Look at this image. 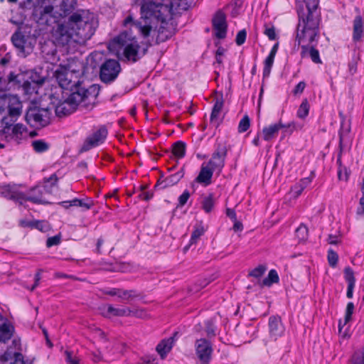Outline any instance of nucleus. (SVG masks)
I'll use <instances>...</instances> for the list:
<instances>
[{
  "label": "nucleus",
  "instance_id": "obj_63",
  "mask_svg": "<svg viewBox=\"0 0 364 364\" xmlns=\"http://www.w3.org/2000/svg\"><path fill=\"white\" fill-rule=\"evenodd\" d=\"M226 215L228 217H229L232 220H236V213L233 209L231 208H227L226 209Z\"/></svg>",
  "mask_w": 364,
  "mask_h": 364
},
{
  "label": "nucleus",
  "instance_id": "obj_8",
  "mask_svg": "<svg viewBox=\"0 0 364 364\" xmlns=\"http://www.w3.org/2000/svg\"><path fill=\"white\" fill-rule=\"evenodd\" d=\"M120 71V64L117 60L106 59L100 65V78L106 84L111 83L116 80Z\"/></svg>",
  "mask_w": 364,
  "mask_h": 364
},
{
  "label": "nucleus",
  "instance_id": "obj_9",
  "mask_svg": "<svg viewBox=\"0 0 364 364\" xmlns=\"http://www.w3.org/2000/svg\"><path fill=\"white\" fill-rule=\"evenodd\" d=\"M63 100H60L56 107L55 113L58 117L66 116L73 113L82 102V98L79 97V94L76 95L73 93L63 95Z\"/></svg>",
  "mask_w": 364,
  "mask_h": 364
},
{
  "label": "nucleus",
  "instance_id": "obj_1",
  "mask_svg": "<svg viewBox=\"0 0 364 364\" xmlns=\"http://www.w3.org/2000/svg\"><path fill=\"white\" fill-rule=\"evenodd\" d=\"M141 21H134L131 16H127L124 24L132 23L144 38L149 36L152 32L156 35V43H163L170 38L174 33L171 24L166 21L171 8L162 0H141Z\"/></svg>",
  "mask_w": 364,
  "mask_h": 364
},
{
  "label": "nucleus",
  "instance_id": "obj_52",
  "mask_svg": "<svg viewBox=\"0 0 364 364\" xmlns=\"http://www.w3.org/2000/svg\"><path fill=\"white\" fill-rule=\"evenodd\" d=\"M246 36H247V31L245 29H242V30L240 31L237 33V34L236 36V38H235V43H237V45H238V46L242 45L245 42Z\"/></svg>",
  "mask_w": 364,
  "mask_h": 364
},
{
  "label": "nucleus",
  "instance_id": "obj_47",
  "mask_svg": "<svg viewBox=\"0 0 364 364\" xmlns=\"http://www.w3.org/2000/svg\"><path fill=\"white\" fill-rule=\"evenodd\" d=\"M344 274L348 284L355 285V278L353 269L350 267H347L344 269Z\"/></svg>",
  "mask_w": 364,
  "mask_h": 364
},
{
  "label": "nucleus",
  "instance_id": "obj_61",
  "mask_svg": "<svg viewBox=\"0 0 364 364\" xmlns=\"http://www.w3.org/2000/svg\"><path fill=\"white\" fill-rule=\"evenodd\" d=\"M306 87V83L304 82H299L296 86L295 87L294 90V95H297V94H299V93H301L303 92L304 88Z\"/></svg>",
  "mask_w": 364,
  "mask_h": 364
},
{
  "label": "nucleus",
  "instance_id": "obj_53",
  "mask_svg": "<svg viewBox=\"0 0 364 364\" xmlns=\"http://www.w3.org/2000/svg\"><path fill=\"white\" fill-rule=\"evenodd\" d=\"M60 240H61V237L60 235H57L53 237H48L46 241V245L48 247H50L54 245H58L60 244Z\"/></svg>",
  "mask_w": 364,
  "mask_h": 364
},
{
  "label": "nucleus",
  "instance_id": "obj_48",
  "mask_svg": "<svg viewBox=\"0 0 364 364\" xmlns=\"http://www.w3.org/2000/svg\"><path fill=\"white\" fill-rule=\"evenodd\" d=\"M205 324L207 336L209 338L214 337L215 336V327L213 319L206 321Z\"/></svg>",
  "mask_w": 364,
  "mask_h": 364
},
{
  "label": "nucleus",
  "instance_id": "obj_28",
  "mask_svg": "<svg viewBox=\"0 0 364 364\" xmlns=\"http://www.w3.org/2000/svg\"><path fill=\"white\" fill-rule=\"evenodd\" d=\"M224 100L223 97V95L220 94L219 96H217L215 98V102L214 106L212 109V112L210 114V122L214 123L216 125L218 124V117L223 107Z\"/></svg>",
  "mask_w": 364,
  "mask_h": 364
},
{
  "label": "nucleus",
  "instance_id": "obj_14",
  "mask_svg": "<svg viewBox=\"0 0 364 364\" xmlns=\"http://www.w3.org/2000/svg\"><path fill=\"white\" fill-rule=\"evenodd\" d=\"M212 23L215 31V36L219 39L225 38L228 27L225 14L222 11H218L213 18Z\"/></svg>",
  "mask_w": 364,
  "mask_h": 364
},
{
  "label": "nucleus",
  "instance_id": "obj_2",
  "mask_svg": "<svg viewBox=\"0 0 364 364\" xmlns=\"http://www.w3.org/2000/svg\"><path fill=\"white\" fill-rule=\"evenodd\" d=\"M98 22L93 13L80 10L73 13L68 21L58 23L52 33V43L64 46L71 41H85L94 35Z\"/></svg>",
  "mask_w": 364,
  "mask_h": 364
},
{
  "label": "nucleus",
  "instance_id": "obj_7",
  "mask_svg": "<svg viewBox=\"0 0 364 364\" xmlns=\"http://www.w3.org/2000/svg\"><path fill=\"white\" fill-rule=\"evenodd\" d=\"M12 43L18 52L26 57L33 51L36 43V38L31 35H26L24 32L18 30L11 36Z\"/></svg>",
  "mask_w": 364,
  "mask_h": 364
},
{
  "label": "nucleus",
  "instance_id": "obj_30",
  "mask_svg": "<svg viewBox=\"0 0 364 364\" xmlns=\"http://www.w3.org/2000/svg\"><path fill=\"white\" fill-rule=\"evenodd\" d=\"M141 296V294L135 289L125 290L123 289H119V290L118 298H119L122 301L129 302L136 298Z\"/></svg>",
  "mask_w": 364,
  "mask_h": 364
},
{
  "label": "nucleus",
  "instance_id": "obj_44",
  "mask_svg": "<svg viewBox=\"0 0 364 364\" xmlns=\"http://www.w3.org/2000/svg\"><path fill=\"white\" fill-rule=\"evenodd\" d=\"M295 232L299 241H305L308 237V228L303 224L300 225Z\"/></svg>",
  "mask_w": 364,
  "mask_h": 364
},
{
  "label": "nucleus",
  "instance_id": "obj_18",
  "mask_svg": "<svg viewBox=\"0 0 364 364\" xmlns=\"http://www.w3.org/2000/svg\"><path fill=\"white\" fill-rule=\"evenodd\" d=\"M184 172L183 169L181 168V171H178L175 174H172L168 177L166 178L164 180L159 179L156 184L155 185V189L161 188L164 189L166 188L173 186L178 183L179 181L183 177Z\"/></svg>",
  "mask_w": 364,
  "mask_h": 364
},
{
  "label": "nucleus",
  "instance_id": "obj_59",
  "mask_svg": "<svg viewBox=\"0 0 364 364\" xmlns=\"http://www.w3.org/2000/svg\"><path fill=\"white\" fill-rule=\"evenodd\" d=\"M144 188H145V187H143V186L140 187L141 192L139 193L138 197L144 200H149L153 197V193H150L149 192H143L142 191Z\"/></svg>",
  "mask_w": 364,
  "mask_h": 364
},
{
  "label": "nucleus",
  "instance_id": "obj_54",
  "mask_svg": "<svg viewBox=\"0 0 364 364\" xmlns=\"http://www.w3.org/2000/svg\"><path fill=\"white\" fill-rule=\"evenodd\" d=\"M190 193L188 191L186 190L178 198V207H183L188 201L190 198Z\"/></svg>",
  "mask_w": 364,
  "mask_h": 364
},
{
  "label": "nucleus",
  "instance_id": "obj_25",
  "mask_svg": "<svg viewBox=\"0 0 364 364\" xmlns=\"http://www.w3.org/2000/svg\"><path fill=\"white\" fill-rule=\"evenodd\" d=\"M214 171L208 165H202L198 176L196 177V181L199 183H203L208 186L211 183V178Z\"/></svg>",
  "mask_w": 364,
  "mask_h": 364
},
{
  "label": "nucleus",
  "instance_id": "obj_3",
  "mask_svg": "<svg viewBox=\"0 0 364 364\" xmlns=\"http://www.w3.org/2000/svg\"><path fill=\"white\" fill-rule=\"evenodd\" d=\"M299 23L296 41L298 45H313L319 36L320 13L317 10L304 11L303 6L297 9Z\"/></svg>",
  "mask_w": 364,
  "mask_h": 364
},
{
  "label": "nucleus",
  "instance_id": "obj_10",
  "mask_svg": "<svg viewBox=\"0 0 364 364\" xmlns=\"http://www.w3.org/2000/svg\"><path fill=\"white\" fill-rule=\"evenodd\" d=\"M196 353L201 364H208L211 360L213 348L205 338H200L195 343Z\"/></svg>",
  "mask_w": 364,
  "mask_h": 364
},
{
  "label": "nucleus",
  "instance_id": "obj_29",
  "mask_svg": "<svg viewBox=\"0 0 364 364\" xmlns=\"http://www.w3.org/2000/svg\"><path fill=\"white\" fill-rule=\"evenodd\" d=\"M14 328L4 321V317L0 314V342L5 343L9 340L13 334Z\"/></svg>",
  "mask_w": 364,
  "mask_h": 364
},
{
  "label": "nucleus",
  "instance_id": "obj_49",
  "mask_svg": "<svg viewBox=\"0 0 364 364\" xmlns=\"http://www.w3.org/2000/svg\"><path fill=\"white\" fill-rule=\"evenodd\" d=\"M129 316H134V317H136L139 318L144 319V318H148V314L146 312V311L143 309H139V308L134 309H130Z\"/></svg>",
  "mask_w": 364,
  "mask_h": 364
},
{
  "label": "nucleus",
  "instance_id": "obj_23",
  "mask_svg": "<svg viewBox=\"0 0 364 364\" xmlns=\"http://www.w3.org/2000/svg\"><path fill=\"white\" fill-rule=\"evenodd\" d=\"M290 124H289L288 126H286L279 121L278 123L272 124L269 127H264L262 129L263 139L265 141H270L277 136L279 131L282 128L290 127Z\"/></svg>",
  "mask_w": 364,
  "mask_h": 364
},
{
  "label": "nucleus",
  "instance_id": "obj_36",
  "mask_svg": "<svg viewBox=\"0 0 364 364\" xmlns=\"http://www.w3.org/2000/svg\"><path fill=\"white\" fill-rule=\"evenodd\" d=\"M279 282V276L276 270L271 269L269 272L267 277L262 280L263 286H271L273 283H277Z\"/></svg>",
  "mask_w": 364,
  "mask_h": 364
},
{
  "label": "nucleus",
  "instance_id": "obj_15",
  "mask_svg": "<svg viewBox=\"0 0 364 364\" xmlns=\"http://www.w3.org/2000/svg\"><path fill=\"white\" fill-rule=\"evenodd\" d=\"M53 6H46L43 8L36 10L35 16L38 23L50 26L55 22V18L53 15Z\"/></svg>",
  "mask_w": 364,
  "mask_h": 364
},
{
  "label": "nucleus",
  "instance_id": "obj_35",
  "mask_svg": "<svg viewBox=\"0 0 364 364\" xmlns=\"http://www.w3.org/2000/svg\"><path fill=\"white\" fill-rule=\"evenodd\" d=\"M58 182V177L55 174H52L49 178L44 179V186L43 190L46 193H50L52 188L56 186Z\"/></svg>",
  "mask_w": 364,
  "mask_h": 364
},
{
  "label": "nucleus",
  "instance_id": "obj_64",
  "mask_svg": "<svg viewBox=\"0 0 364 364\" xmlns=\"http://www.w3.org/2000/svg\"><path fill=\"white\" fill-rule=\"evenodd\" d=\"M327 241L331 245H336L338 242V236L329 235Z\"/></svg>",
  "mask_w": 364,
  "mask_h": 364
},
{
  "label": "nucleus",
  "instance_id": "obj_57",
  "mask_svg": "<svg viewBox=\"0 0 364 364\" xmlns=\"http://www.w3.org/2000/svg\"><path fill=\"white\" fill-rule=\"evenodd\" d=\"M33 228L41 231H46L48 229V224L44 221H34Z\"/></svg>",
  "mask_w": 364,
  "mask_h": 364
},
{
  "label": "nucleus",
  "instance_id": "obj_4",
  "mask_svg": "<svg viewBox=\"0 0 364 364\" xmlns=\"http://www.w3.org/2000/svg\"><path fill=\"white\" fill-rule=\"evenodd\" d=\"M122 48L127 60L136 62L141 58L140 46L129 31L122 32L109 43L108 49L112 52L119 53Z\"/></svg>",
  "mask_w": 364,
  "mask_h": 364
},
{
  "label": "nucleus",
  "instance_id": "obj_40",
  "mask_svg": "<svg viewBox=\"0 0 364 364\" xmlns=\"http://www.w3.org/2000/svg\"><path fill=\"white\" fill-rule=\"evenodd\" d=\"M32 146L35 151L38 153H43L46 151L48 148L49 145L43 140H35L32 142Z\"/></svg>",
  "mask_w": 364,
  "mask_h": 364
},
{
  "label": "nucleus",
  "instance_id": "obj_37",
  "mask_svg": "<svg viewBox=\"0 0 364 364\" xmlns=\"http://www.w3.org/2000/svg\"><path fill=\"white\" fill-rule=\"evenodd\" d=\"M172 151L176 156L178 158L183 157L186 152V144L181 141L174 143Z\"/></svg>",
  "mask_w": 364,
  "mask_h": 364
},
{
  "label": "nucleus",
  "instance_id": "obj_6",
  "mask_svg": "<svg viewBox=\"0 0 364 364\" xmlns=\"http://www.w3.org/2000/svg\"><path fill=\"white\" fill-rule=\"evenodd\" d=\"M51 111L48 108L31 107L28 108L25 119L28 124L36 129H41L50 123Z\"/></svg>",
  "mask_w": 364,
  "mask_h": 364
},
{
  "label": "nucleus",
  "instance_id": "obj_62",
  "mask_svg": "<svg viewBox=\"0 0 364 364\" xmlns=\"http://www.w3.org/2000/svg\"><path fill=\"white\" fill-rule=\"evenodd\" d=\"M41 280V270H39L36 274H35V282L31 288V291H33L36 287L39 284V281Z\"/></svg>",
  "mask_w": 364,
  "mask_h": 364
},
{
  "label": "nucleus",
  "instance_id": "obj_51",
  "mask_svg": "<svg viewBox=\"0 0 364 364\" xmlns=\"http://www.w3.org/2000/svg\"><path fill=\"white\" fill-rule=\"evenodd\" d=\"M266 269H267V268L264 265L260 264L258 267H257L256 268H255L254 269H252L249 273V276L253 277L255 278H259L263 275V274L264 273Z\"/></svg>",
  "mask_w": 364,
  "mask_h": 364
},
{
  "label": "nucleus",
  "instance_id": "obj_41",
  "mask_svg": "<svg viewBox=\"0 0 364 364\" xmlns=\"http://www.w3.org/2000/svg\"><path fill=\"white\" fill-rule=\"evenodd\" d=\"M13 128L14 140L20 139L22 137L23 134L25 133L27 130V128L22 124H14Z\"/></svg>",
  "mask_w": 364,
  "mask_h": 364
},
{
  "label": "nucleus",
  "instance_id": "obj_42",
  "mask_svg": "<svg viewBox=\"0 0 364 364\" xmlns=\"http://www.w3.org/2000/svg\"><path fill=\"white\" fill-rule=\"evenodd\" d=\"M353 310H354V304L352 302H349L347 304L345 320H344L343 324L342 325L341 321H339V323H338L339 331H341V328L351 319V316L353 313Z\"/></svg>",
  "mask_w": 364,
  "mask_h": 364
},
{
  "label": "nucleus",
  "instance_id": "obj_5",
  "mask_svg": "<svg viewBox=\"0 0 364 364\" xmlns=\"http://www.w3.org/2000/svg\"><path fill=\"white\" fill-rule=\"evenodd\" d=\"M22 102L17 95L0 96V123L5 122L9 117H19L22 113Z\"/></svg>",
  "mask_w": 364,
  "mask_h": 364
},
{
  "label": "nucleus",
  "instance_id": "obj_22",
  "mask_svg": "<svg viewBox=\"0 0 364 364\" xmlns=\"http://www.w3.org/2000/svg\"><path fill=\"white\" fill-rule=\"evenodd\" d=\"M315 46V44L310 46L301 45V58L309 57L314 63L321 64L322 61L320 58L319 52Z\"/></svg>",
  "mask_w": 364,
  "mask_h": 364
},
{
  "label": "nucleus",
  "instance_id": "obj_33",
  "mask_svg": "<svg viewBox=\"0 0 364 364\" xmlns=\"http://www.w3.org/2000/svg\"><path fill=\"white\" fill-rule=\"evenodd\" d=\"M205 233V228L201 223L194 226V230L191 234L190 245L196 244L198 239Z\"/></svg>",
  "mask_w": 364,
  "mask_h": 364
},
{
  "label": "nucleus",
  "instance_id": "obj_21",
  "mask_svg": "<svg viewBox=\"0 0 364 364\" xmlns=\"http://www.w3.org/2000/svg\"><path fill=\"white\" fill-rule=\"evenodd\" d=\"M269 328L270 336L277 340L284 333V326L279 317L271 316L269 319Z\"/></svg>",
  "mask_w": 364,
  "mask_h": 364
},
{
  "label": "nucleus",
  "instance_id": "obj_39",
  "mask_svg": "<svg viewBox=\"0 0 364 364\" xmlns=\"http://www.w3.org/2000/svg\"><path fill=\"white\" fill-rule=\"evenodd\" d=\"M309 105L308 100L304 99L297 110V117L300 119H304L309 114Z\"/></svg>",
  "mask_w": 364,
  "mask_h": 364
},
{
  "label": "nucleus",
  "instance_id": "obj_13",
  "mask_svg": "<svg viewBox=\"0 0 364 364\" xmlns=\"http://www.w3.org/2000/svg\"><path fill=\"white\" fill-rule=\"evenodd\" d=\"M227 155V149L224 146H218L216 151L213 154L208 166L219 174L225 166V159Z\"/></svg>",
  "mask_w": 364,
  "mask_h": 364
},
{
  "label": "nucleus",
  "instance_id": "obj_11",
  "mask_svg": "<svg viewBox=\"0 0 364 364\" xmlns=\"http://www.w3.org/2000/svg\"><path fill=\"white\" fill-rule=\"evenodd\" d=\"M72 75L65 71H55L56 80L58 82L59 86L63 90V95H68V93H73L75 92L74 88L78 86L80 81H72L70 77Z\"/></svg>",
  "mask_w": 364,
  "mask_h": 364
},
{
  "label": "nucleus",
  "instance_id": "obj_20",
  "mask_svg": "<svg viewBox=\"0 0 364 364\" xmlns=\"http://www.w3.org/2000/svg\"><path fill=\"white\" fill-rule=\"evenodd\" d=\"M18 118V117H15L11 119V117H9V119L5 121V123H0V127H1L0 130V138L1 139H5L7 141L14 139L13 124L16 122Z\"/></svg>",
  "mask_w": 364,
  "mask_h": 364
},
{
  "label": "nucleus",
  "instance_id": "obj_60",
  "mask_svg": "<svg viewBox=\"0 0 364 364\" xmlns=\"http://www.w3.org/2000/svg\"><path fill=\"white\" fill-rule=\"evenodd\" d=\"M264 34L267 35L270 40H274L276 38V33L274 27L267 28L264 31Z\"/></svg>",
  "mask_w": 364,
  "mask_h": 364
},
{
  "label": "nucleus",
  "instance_id": "obj_50",
  "mask_svg": "<svg viewBox=\"0 0 364 364\" xmlns=\"http://www.w3.org/2000/svg\"><path fill=\"white\" fill-rule=\"evenodd\" d=\"M338 259V254L334 252L333 250L330 249L328 251V261L329 263V265L332 267H335L337 264Z\"/></svg>",
  "mask_w": 364,
  "mask_h": 364
},
{
  "label": "nucleus",
  "instance_id": "obj_45",
  "mask_svg": "<svg viewBox=\"0 0 364 364\" xmlns=\"http://www.w3.org/2000/svg\"><path fill=\"white\" fill-rule=\"evenodd\" d=\"M23 75L22 74H18L16 75L14 73H11L8 76V80L9 83H12L13 85L21 87L23 82H22Z\"/></svg>",
  "mask_w": 364,
  "mask_h": 364
},
{
  "label": "nucleus",
  "instance_id": "obj_19",
  "mask_svg": "<svg viewBox=\"0 0 364 364\" xmlns=\"http://www.w3.org/2000/svg\"><path fill=\"white\" fill-rule=\"evenodd\" d=\"M55 6L58 9L60 16L70 14L77 5V0H54Z\"/></svg>",
  "mask_w": 364,
  "mask_h": 364
},
{
  "label": "nucleus",
  "instance_id": "obj_12",
  "mask_svg": "<svg viewBox=\"0 0 364 364\" xmlns=\"http://www.w3.org/2000/svg\"><path fill=\"white\" fill-rule=\"evenodd\" d=\"M107 136V130L105 127H101L99 129L95 132L92 135L88 136L84 141L80 151H87L97 146L102 144Z\"/></svg>",
  "mask_w": 364,
  "mask_h": 364
},
{
  "label": "nucleus",
  "instance_id": "obj_56",
  "mask_svg": "<svg viewBox=\"0 0 364 364\" xmlns=\"http://www.w3.org/2000/svg\"><path fill=\"white\" fill-rule=\"evenodd\" d=\"M306 10H317L319 0H304Z\"/></svg>",
  "mask_w": 364,
  "mask_h": 364
},
{
  "label": "nucleus",
  "instance_id": "obj_17",
  "mask_svg": "<svg viewBox=\"0 0 364 364\" xmlns=\"http://www.w3.org/2000/svg\"><path fill=\"white\" fill-rule=\"evenodd\" d=\"M75 92H73V95H76L79 94V97L82 98V102L86 100L87 99L92 97H96L100 91V87L97 85H92L88 88H85L82 86V82H80L78 86L74 88Z\"/></svg>",
  "mask_w": 364,
  "mask_h": 364
},
{
  "label": "nucleus",
  "instance_id": "obj_31",
  "mask_svg": "<svg viewBox=\"0 0 364 364\" xmlns=\"http://www.w3.org/2000/svg\"><path fill=\"white\" fill-rule=\"evenodd\" d=\"M1 194L7 199L17 202L20 205H23V200L26 198V193L19 191H3Z\"/></svg>",
  "mask_w": 364,
  "mask_h": 364
},
{
  "label": "nucleus",
  "instance_id": "obj_38",
  "mask_svg": "<svg viewBox=\"0 0 364 364\" xmlns=\"http://www.w3.org/2000/svg\"><path fill=\"white\" fill-rule=\"evenodd\" d=\"M202 208L205 213H210L214 207L213 196L210 194L208 196L205 197L201 203Z\"/></svg>",
  "mask_w": 364,
  "mask_h": 364
},
{
  "label": "nucleus",
  "instance_id": "obj_46",
  "mask_svg": "<svg viewBox=\"0 0 364 364\" xmlns=\"http://www.w3.org/2000/svg\"><path fill=\"white\" fill-rule=\"evenodd\" d=\"M250 126V119L249 117L245 114L239 122L238 132L243 133L246 132Z\"/></svg>",
  "mask_w": 364,
  "mask_h": 364
},
{
  "label": "nucleus",
  "instance_id": "obj_32",
  "mask_svg": "<svg viewBox=\"0 0 364 364\" xmlns=\"http://www.w3.org/2000/svg\"><path fill=\"white\" fill-rule=\"evenodd\" d=\"M70 205L82 207L86 210H90L94 205V202L88 198L85 200L74 198L70 201Z\"/></svg>",
  "mask_w": 364,
  "mask_h": 364
},
{
  "label": "nucleus",
  "instance_id": "obj_58",
  "mask_svg": "<svg viewBox=\"0 0 364 364\" xmlns=\"http://www.w3.org/2000/svg\"><path fill=\"white\" fill-rule=\"evenodd\" d=\"M14 362H11V364H25L23 361V356L19 352L14 353Z\"/></svg>",
  "mask_w": 364,
  "mask_h": 364
},
{
  "label": "nucleus",
  "instance_id": "obj_55",
  "mask_svg": "<svg viewBox=\"0 0 364 364\" xmlns=\"http://www.w3.org/2000/svg\"><path fill=\"white\" fill-rule=\"evenodd\" d=\"M65 360L67 363H68L70 364H79L78 359L75 356L73 355V352L65 350Z\"/></svg>",
  "mask_w": 364,
  "mask_h": 364
},
{
  "label": "nucleus",
  "instance_id": "obj_26",
  "mask_svg": "<svg viewBox=\"0 0 364 364\" xmlns=\"http://www.w3.org/2000/svg\"><path fill=\"white\" fill-rule=\"evenodd\" d=\"M31 201L33 203H45L46 200L43 198V190L39 186H36L30 189L28 194H26L25 201Z\"/></svg>",
  "mask_w": 364,
  "mask_h": 364
},
{
  "label": "nucleus",
  "instance_id": "obj_27",
  "mask_svg": "<svg viewBox=\"0 0 364 364\" xmlns=\"http://www.w3.org/2000/svg\"><path fill=\"white\" fill-rule=\"evenodd\" d=\"M364 31V20L360 15H358L353 20V39L354 41H360Z\"/></svg>",
  "mask_w": 364,
  "mask_h": 364
},
{
  "label": "nucleus",
  "instance_id": "obj_16",
  "mask_svg": "<svg viewBox=\"0 0 364 364\" xmlns=\"http://www.w3.org/2000/svg\"><path fill=\"white\" fill-rule=\"evenodd\" d=\"M102 315L105 318L112 316H129L130 308H116L111 304L104 305L100 308Z\"/></svg>",
  "mask_w": 364,
  "mask_h": 364
},
{
  "label": "nucleus",
  "instance_id": "obj_43",
  "mask_svg": "<svg viewBox=\"0 0 364 364\" xmlns=\"http://www.w3.org/2000/svg\"><path fill=\"white\" fill-rule=\"evenodd\" d=\"M274 57L269 55L264 60V67L263 70V77H269L271 68L272 67L274 63Z\"/></svg>",
  "mask_w": 364,
  "mask_h": 364
},
{
  "label": "nucleus",
  "instance_id": "obj_34",
  "mask_svg": "<svg viewBox=\"0 0 364 364\" xmlns=\"http://www.w3.org/2000/svg\"><path fill=\"white\" fill-rule=\"evenodd\" d=\"M11 4H16L18 0H7ZM43 0H21L19 6L22 9H31L38 6Z\"/></svg>",
  "mask_w": 364,
  "mask_h": 364
},
{
  "label": "nucleus",
  "instance_id": "obj_24",
  "mask_svg": "<svg viewBox=\"0 0 364 364\" xmlns=\"http://www.w3.org/2000/svg\"><path fill=\"white\" fill-rule=\"evenodd\" d=\"M177 334L178 333L175 332L172 337H170L168 339L162 340L157 345L156 349L161 358H164L166 356V354L171 350L174 341V338Z\"/></svg>",
  "mask_w": 364,
  "mask_h": 364
}]
</instances>
